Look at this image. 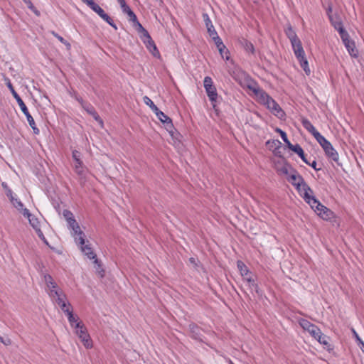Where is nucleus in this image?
Returning <instances> with one entry per match:
<instances>
[{"instance_id": "obj_1", "label": "nucleus", "mask_w": 364, "mask_h": 364, "mask_svg": "<svg viewBox=\"0 0 364 364\" xmlns=\"http://www.w3.org/2000/svg\"><path fill=\"white\" fill-rule=\"evenodd\" d=\"M6 85H7V87H9V89L10 90L12 95L16 99V100L18 105H19L21 111L25 114V116L26 117L28 122L29 125L31 126V127L32 128V129L33 131V133L35 134H38L40 131L37 128V127L36 125V123H35V121H34L33 117L29 113V112L28 110V108L26 106L25 103L22 100V99L20 97V96L18 95V93L15 91V90L14 88V86L12 85V84H11L10 80H8Z\"/></svg>"}, {"instance_id": "obj_2", "label": "nucleus", "mask_w": 364, "mask_h": 364, "mask_svg": "<svg viewBox=\"0 0 364 364\" xmlns=\"http://www.w3.org/2000/svg\"><path fill=\"white\" fill-rule=\"evenodd\" d=\"M294 55L297 60L299 61L301 67L304 69L307 75L310 74V69L309 68L308 61L305 56V52L302 47L301 41L300 40L294 43H291Z\"/></svg>"}, {"instance_id": "obj_3", "label": "nucleus", "mask_w": 364, "mask_h": 364, "mask_svg": "<svg viewBox=\"0 0 364 364\" xmlns=\"http://www.w3.org/2000/svg\"><path fill=\"white\" fill-rule=\"evenodd\" d=\"M203 85L207 95L211 102L213 107L216 110V102L218 97L217 90L213 85V80L210 77L206 76L203 80Z\"/></svg>"}, {"instance_id": "obj_4", "label": "nucleus", "mask_w": 364, "mask_h": 364, "mask_svg": "<svg viewBox=\"0 0 364 364\" xmlns=\"http://www.w3.org/2000/svg\"><path fill=\"white\" fill-rule=\"evenodd\" d=\"M75 328L76 335L79 337L84 346L86 348H91L92 347V342L85 325L82 322H77Z\"/></svg>"}, {"instance_id": "obj_5", "label": "nucleus", "mask_w": 364, "mask_h": 364, "mask_svg": "<svg viewBox=\"0 0 364 364\" xmlns=\"http://www.w3.org/2000/svg\"><path fill=\"white\" fill-rule=\"evenodd\" d=\"M343 43L344 44L348 53L351 58H357L358 57V50L355 42L351 39L346 31L343 28Z\"/></svg>"}, {"instance_id": "obj_6", "label": "nucleus", "mask_w": 364, "mask_h": 364, "mask_svg": "<svg viewBox=\"0 0 364 364\" xmlns=\"http://www.w3.org/2000/svg\"><path fill=\"white\" fill-rule=\"evenodd\" d=\"M50 296L55 299V302L60 306L61 310L65 313L66 310H70L69 307L71 306L70 303H66L65 294L59 290H52L50 293Z\"/></svg>"}, {"instance_id": "obj_7", "label": "nucleus", "mask_w": 364, "mask_h": 364, "mask_svg": "<svg viewBox=\"0 0 364 364\" xmlns=\"http://www.w3.org/2000/svg\"><path fill=\"white\" fill-rule=\"evenodd\" d=\"M75 240L78 241L82 252L85 255H87L89 259H95L94 262L97 264L99 267H100V262L97 259L96 254L92 251V247L90 246V245H85L84 237L80 236L79 237H75Z\"/></svg>"}, {"instance_id": "obj_8", "label": "nucleus", "mask_w": 364, "mask_h": 364, "mask_svg": "<svg viewBox=\"0 0 364 364\" xmlns=\"http://www.w3.org/2000/svg\"><path fill=\"white\" fill-rule=\"evenodd\" d=\"M154 113L157 116L158 119L164 124L165 128L168 133L173 136L176 129L173 126L172 119L159 109Z\"/></svg>"}, {"instance_id": "obj_9", "label": "nucleus", "mask_w": 364, "mask_h": 364, "mask_svg": "<svg viewBox=\"0 0 364 364\" xmlns=\"http://www.w3.org/2000/svg\"><path fill=\"white\" fill-rule=\"evenodd\" d=\"M248 87L255 94L259 101L264 105H266V103L272 98L265 91L259 88L257 85L254 86L249 85Z\"/></svg>"}, {"instance_id": "obj_10", "label": "nucleus", "mask_w": 364, "mask_h": 364, "mask_svg": "<svg viewBox=\"0 0 364 364\" xmlns=\"http://www.w3.org/2000/svg\"><path fill=\"white\" fill-rule=\"evenodd\" d=\"M144 43L145 44L146 48L150 51V53L156 58L160 57V53L156 48V46L154 41L152 40L151 36L149 34V36H146L144 37H141Z\"/></svg>"}, {"instance_id": "obj_11", "label": "nucleus", "mask_w": 364, "mask_h": 364, "mask_svg": "<svg viewBox=\"0 0 364 364\" xmlns=\"http://www.w3.org/2000/svg\"><path fill=\"white\" fill-rule=\"evenodd\" d=\"M327 14L329 18V20L334 27V28L338 32L339 35L341 36V18L340 16L337 14H332L331 8L329 7Z\"/></svg>"}, {"instance_id": "obj_12", "label": "nucleus", "mask_w": 364, "mask_h": 364, "mask_svg": "<svg viewBox=\"0 0 364 364\" xmlns=\"http://www.w3.org/2000/svg\"><path fill=\"white\" fill-rule=\"evenodd\" d=\"M288 181L297 191H300V187L303 186V183H306L304 178L296 170H294L293 173L289 175Z\"/></svg>"}, {"instance_id": "obj_13", "label": "nucleus", "mask_w": 364, "mask_h": 364, "mask_svg": "<svg viewBox=\"0 0 364 364\" xmlns=\"http://www.w3.org/2000/svg\"><path fill=\"white\" fill-rule=\"evenodd\" d=\"M297 191L306 203L309 202L310 200H312V198L314 196L313 190L306 183H303V186L300 187V191Z\"/></svg>"}, {"instance_id": "obj_14", "label": "nucleus", "mask_w": 364, "mask_h": 364, "mask_svg": "<svg viewBox=\"0 0 364 364\" xmlns=\"http://www.w3.org/2000/svg\"><path fill=\"white\" fill-rule=\"evenodd\" d=\"M267 107L271 110L272 113L278 117H282L284 115V112L279 107L277 102L272 98L269 100V101L266 103Z\"/></svg>"}, {"instance_id": "obj_15", "label": "nucleus", "mask_w": 364, "mask_h": 364, "mask_svg": "<svg viewBox=\"0 0 364 364\" xmlns=\"http://www.w3.org/2000/svg\"><path fill=\"white\" fill-rule=\"evenodd\" d=\"M188 328L190 330L191 336L193 339L198 340L199 341H203V338H202L203 336L201 333L202 330L198 326L192 323L189 324Z\"/></svg>"}, {"instance_id": "obj_16", "label": "nucleus", "mask_w": 364, "mask_h": 364, "mask_svg": "<svg viewBox=\"0 0 364 364\" xmlns=\"http://www.w3.org/2000/svg\"><path fill=\"white\" fill-rule=\"evenodd\" d=\"M90 115H91L95 120H96L100 125L102 127L104 125L103 120L101 119L98 113L96 112L95 109L90 104H87L83 108Z\"/></svg>"}, {"instance_id": "obj_17", "label": "nucleus", "mask_w": 364, "mask_h": 364, "mask_svg": "<svg viewBox=\"0 0 364 364\" xmlns=\"http://www.w3.org/2000/svg\"><path fill=\"white\" fill-rule=\"evenodd\" d=\"M323 150H324L325 154H326V156L328 157L331 158L332 160H333L334 161L337 162V164L338 165L340 164L338 163V159H339L338 154L333 149V147L332 146V145H331V144L330 142H329V145L326 146L324 147Z\"/></svg>"}, {"instance_id": "obj_18", "label": "nucleus", "mask_w": 364, "mask_h": 364, "mask_svg": "<svg viewBox=\"0 0 364 364\" xmlns=\"http://www.w3.org/2000/svg\"><path fill=\"white\" fill-rule=\"evenodd\" d=\"M23 215L24 217L28 218L30 225L33 228V229H37L40 227L38 218L32 215L28 209L25 208L23 210Z\"/></svg>"}, {"instance_id": "obj_19", "label": "nucleus", "mask_w": 364, "mask_h": 364, "mask_svg": "<svg viewBox=\"0 0 364 364\" xmlns=\"http://www.w3.org/2000/svg\"><path fill=\"white\" fill-rule=\"evenodd\" d=\"M243 279L248 283L249 287L252 290L254 289L258 295H261L262 292L259 289L258 284L256 280L252 277V274H249L243 277Z\"/></svg>"}, {"instance_id": "obj_20", "label": "nucleus", "mask_w": 364, "mask_h": 364, "mask_svg": "<svg viewBox=\"0 0 364 364\" xmlns=\"http://www.w3.org/2000/svg\"><path fill=\"white\" fill-rule=\"evenodd\" d=\"M203 20H204V22H205V24L207 27V30H208V32L209 33V36L210 37L213 36H215L217 33V32L215 31V28L211 22V20L210 19L208 15L207 14H203Z\"/></svg>"}, {"instance_id": "obj_21", "label": "nucleus", "mask_w": 364, "mask_h": 364, "mask_svg": "<svg viewBox=\"0 0 364 364\" xmlns=\"http://www.w3.org/2000/svg\"><path fill=\"white\" fill-rule=\"evenodd\" d=\"M285 34L287 36V38L289 39L291 43H294V42H296L297 41L300 40L294 30L293 29L291 24H288L287 28H285Z\"/></svg>"}, {"instance_id": "obj_22", "label": "nucleus", "mask_w": 364, "mask_h": 364, "mask_svg": "<svg viewBox=\"0 0 364 364\" xmlns=\"http://www.w3.org/2000/svg\"><path fill=\"white\" fill-rule=\"evenodd\" d=\"M240 43L247 53L255 55V49L253 44L245 38L240 40Z\"/></svg>"}, {"instance_id": "obj_23", "label": "nucleus", "mask_w": 364, "mask_h": 364, "mask_svg": "<svg viewBox=\"0 0 364 364\" xmlns=\"http://www.w3.org/2000/svg\"><path fill=\"white\" fill-rule=\"evenodd\" d=\"M316 213L323 220H330L333 217V213L330 209L327 208L324 205H323V208H321Z\"/></svg>"}, {"instance_id": "obj_24", "label": "nucleus", "mask_w": 364, "mask_h": 364, "mask_svg": "<svg viewBox=\"0 0 364 364\" xmlns=\"http://www.w3.org/2000/svg\"><path fill=\"white\" fill-rule=\"evenodd\" d=\"M68 226L70 229H72V230L73 232V235L75 237V238L77 237H79L80 236L84 237V233L80 230V228L75 220V222L73 224L72 223H69Z\"/></svg>"}, {"instance_id": "obj_25", "label": "nucleus", "mask_w": 364, "mask_h": 364, "mask_svg": "<svg viewBox=\"0 0 364 364\" xmlns=\"http://www.w3.org/2000/svg\"><path fill=\"white\" fill-rule=\"evenodd\" d=\"M237 267L242 277L252 274L243 262L238 260L237 262Z\"/></svg>"}, {"instance_id": "obj_26", "label": "nucleus", "mask_w": 364, "mask_h": 364, "mask_svg": "<svg viewBox=\"0 0 364 364\" xmlns=\"http://www.w3.org/2000/svg\"><path fill=\"white\" fill-rule=\"evenodd\" d=\"M291 151L298 154L305 164H309V161L306 158L304 150L299 144H295V146Z\"/></svg>"}, {"instance_id": "obj_27", "label": "nucleus", "mask_w": 364, "mask_h": 364, "mask_svg": "<svg viewBox=\"0 0 364 364\" xmlns=\"http://www.w3.org/2000/svg\"><path fill=\"white\" fill-rule=\"evenodd\" d=\"M65 314H66V315L68 316V319L70 326L75 328V326L77 323V322H79L78 316H74L72 310H66Z\"/></svg>"}, {"instance_id": "obj_28", "label": "nucleus", "mask_w": 364, "mask_h": 364, "mask_svg": "<svg viewBox=\"0 0 364 364\" xmlns=\"http://www.w3.org/2000/svg\"><path fill=\"white\" fill-rule=\"evenodd\" d=\"M329 338L326 336V335L323 334L322 333L319 334L316 340L321 343L324 346V348L327 349L328 350H331L330 344L328 343Z\"/></svg>"}, {"instance_id": "obj_29", "label": "nucleus", "mask_w": 364, "mask_h": 364, "mask_svg": "<svg viewBox=\"0 0 364 364\" xmlns=\"http://www.w3.org/2000/svg\"><path fill=\"white\" fill-rule=\"evenodd\" d=\"M307 203L310 205L311 208L314 210L315 212H317L323 207V205L316 198L315 196H314L312 200H310Z\"/></svg>"}, {"instance_id": "obj_30", "label": "nucleus", "mask_w": 364, "mask_h": 364, "mask_svg": "<svg viewBox=\"0 0 364 364\" xmlns=\"http://www.w3.org/2000/svg\"><path fill=\"white\" fill-rule=\"evenodd\" d=\"M133 23L137 31L141 33V37H144L146 36H149V32L142 26V25L139 22L138 19H136V21H134Z\"/></svg>"}, {"instance_id": "obj_31", "label": "nucleus", "mask_w": 364, "mask_h": 364, "mask_svg": "<svg viewBox=\"0 0 364 364\" xmlns=\"http://www.w3.org/2000/svg\"><path fill=\"white\" fill-rule=\"evenodd\" d=\"M10 201L18 210L23 213V210L25 208H23V204L21 200H18L17 198H15L14 197H11Z\"/></svg>"}, {"instance_id": "obj_32", "label": "nucleus", "mask_w": 364, "mask_h": 364, "mask_svg": "<svg viewBox=\"0 0 364 364\" xmlns=\"http://www.w3.org/2000/svg\"><path fill=\"white\" fill-rule=\"evenodd\" d=\"M301 124H302L303 127L310 133H311L312 132H314L316 129L315 127L313 126V124L311 123V122L308 119L302 118Z\"/></svg>"}, {"instance_id": "obj_33", "label": "nucleus", "mask_w": 364, "mask_h": 364, "mask_svg": "<svg viewBox=\"0 0 364 364\" xmlns=\"http://www.w3.org/2000/svg\"><path fill=\"white\" fill-rule=\"evenodd\" d=\"M75 173L82 176L84 175V166L82 161L75 162Z\"/></svg>"}, {"instance_id": "obj_34", "label": "nucleus", "mask_w": 364, "mask_h": 364, "mask_svg": "<svg viewBox=\"0 0 364 364\" xmlns=\"http://www.w3.org/2000/svg\"><path fill=\"white\" fill-rule=\"evenodd\" d=\"M299 324L305 331H307L308 332L314 326V324L304 318L299 321Z\"/></svg>"}, {"instance_id": "obj_35", "label": "nucleus", "mask_w": 364, "mask_h": 364, "mask_svg": "<svg viewBox=\"0 0 364 364\" xmlns=\"http://www.w3.org/2000/svg\"><path fill=\"white\" fill-rule=\"evenodd\" d=\"M143 101L147 106H149L151 108V109L154 112H156V111H158L159 108L155 105V104L153 102V101L149 97L144 96L143 97Z\"/></svg>"}, {"instance_id": "obj_36", "label": "nucleus", "mask_w": 364, "mask_h": 364, "mask_svg": "<svg viewBox=\"0 0 364 364\" xmlns=\"http://www.w3.org/2000/svg\"><path fill=\"white\" fill-rule=\"evenodd\" d=\"M63 214L64 218L66 219L68 224L69 223H72L73 224L74 223L75 218H74L73 214L72 213L71 211H70L68 210H64Z\"/></svg>"}, {"instance_id": "obj_37", "label": "nucleus", "mask_w": 364, "mask_h": 364, "mask_svg": "<svg viewBox=\"0 0 364 364\" xmlns=\"http://www.w3.org/2000/svg\"><path fill=\"white\" fill-rule=\"evenodd\" d=\"M211 38H213V41L215 42L216 47L218 50H220L221 48H224L225 45L218 34L212 36Z\"/></svg>"}, {"instance_id": "obj_38", "label": "nucleus", "mask_w": 364, "mask_h": 364, "mask_svg": "<svg viewBox=\"0 0 364 364\" xmlns=\"http://www.w3.org/2000/svg\"><path fill=\"white\" fill-rule=\"evenodd\" d=\"M281 137L282 139H283L284 142L287 144V147L290 149V150H292L294 149V147L295 146V145L292 144L288 139L287 138V135L286 134V132H282L281 133Z\"/></svg>"}, {"instance_id": "obj_39", "label": "nucleus", "mask_w": 364, "mask_h": 364, "mask_svg": "<svg viewBox=\"0 0 364 364\" xmlns=\"http://www.w3.org/2000/svg\"><path fill=\"white\" fill-rule=\"evenodd\" d=\"M221 57L223 58V59L225 60H228L229 58H230V55H229V51L226 48L225 46H224V48H221L220 50H218Z\"/></svg>"}, {"instance_id": "obj_40", "label": "nucleus", "mask_w": 364, "mask_h": 364, "mask_svg": "<svg viewBox=\"0 0 364 364\" xmlns=\"http://www.w3.org/2000/svg\"><path fill=\"white\" fill-rule=\"evenodd\" d=\"M26 5L37 16L40 15V12L36 9L31 0H23Z\"/></svg>"}, {"instance_id": "obj_41", "label": "nucleus", "mask_w": 364, "mask_h": 364, "mask_svg": "<svg viewBox=\"0 0 364 364\" xmlns=\"http://www.w3.org/2000/svg\"><path fill=\"white\" fill-rule=\"evenodd\" d=\"M309 333L316 339L319 334L321 333V331L319 328H318L316 325L309 331Z\"/></svg>"}, {"instance_id": "obj_42", "label": "nucleus", "mask_w": 364, "mask_h": 364, "mask_svg": "<svg viewBox=\"0 0 364 364\" xmlns=\"http://www.w3.org/2000/svg\"><path fill=\"white\" fill-rule=\"evenodd\" d=\"M266 145L269 148L279 147L281 145V142L278 139L268 140L266 142Z\"/></svg>"}, {"instance_id": "obj_43", "label": "nucleus", "mask_w": 364, "mask_h": 364, "mask_svg": "<svg viewBox=\"0 0 364 364\" xmlns=\"http://www.w3.org/2000/svg\"><path fill=\"white\" fill-rule=\"evenodd\" d=\"M1 186L6 191V196L9 198V200L11 199V197H14L13 193L12 191L8 186L7 183L6 182H2Z\"/></svg>"}, {"instance_id": "obj_44", "label": "nucleus", "mask_w": 364, "mask_h": 364, "mask_svg": "<svg viewBox=\"0 0 364 364\" xmlns=\"http://www.w3.org/2000/svg\"><path fill=\"white\" fill-rule=\"evenodd\" d=\"M124 14H127L129 21H136L137 17L130 8L127 11H125Z\"/></svg>"}, {"instance_id": "obj_45", "label": "nucleus", "mask_w": 364, "mask_h": 364, "mask_svg": "<svg viewBox=\"0 0 364 364\" xmlns=\"http://www.w3.org/2000/svg\"><path fill=\"white\" fill-rule=\"evenodd\" d=\"M90 9L96 12L100 16L105 12V11L96 3Z\"/></svg>"}, {"instance_id": "obj_46", "label": "nucleus", "mask_w": 364, "mask_h": 364, "mask_svg": "<svg viewBox=\"0 0 364 364\" xmlns=\"http://www.w3.org/2000/svg\"><path fill=\"white\" fill-rule=\"evenodd\" d=\"M44 282L46 286H50V284H53V282H54V279L51 275L47 274L44 275Z\"/></svg>"}, {"instance_id": "obj_47", "label": "nucleus", "mask_w": 364, "mask_h": 364, "mask_svg": "<svg viewBox=\"0 0 364 364\" xmlns=\"http://www.w3.org/2000/svg\"><path fill=\"white\" fill-rule=\"evenodd\" d=\"M34 230H36L38 237L41 240H43L46 244L48 245V242H47V240H46V237H45V236H44V235H43V233L42 232V230H41L40 227L38 228L37 229H34Z\"/></svg>"}, {"instance_id": "obj_48", "label": "nucleus", "mask_w": 364, "mask_h": 364, "mask_svg": "<svg viewBox=\"0 0 364 364\" xmlns=\"http://www.w3.org/2000/svg\"><path fill=\"white\" fill-rule=\"evenodd\" d=\"M117 2L121 6L122 11L124 13L125 11H127L130 7L127 4L125 0H117Z\"/></svg>"}, {"instance_id": "obj_49", "label": "nucleus", "mask_w": 364, "mask_h": 364, "mask_svg": "<svg viewBox=\"0 0 364 364\" xmlns=\"http://www.w3.org/2000/svg\"><path fill=\"white\" fill-rule=\"evenodd\" d=\"M72 155H73V158L75 162L81 161V159H80L81 154L80 151H78L77 150H74L73 151Z\"/></svg>"}, {"instance_id": "obj_50", "label": "nucleus", "mask_w": 364, "mask_h": 364, "mask_svg": "<svg viewBox=\"0 0 364 364\" xmlns=\"http://www.w3.org/2000/svg\"><path fill=\"white\" fill-rule=\"evenodd\" d=\"M318 144L322 146L323 149L327 145H329V141L325 139L324 136L322 137L318 141Z\"/></svg>"}, {"instance_id": "obj_51", "label": "nucleus", "mask_w": 364, "mask_h": 364, "mask_svg": "<svg viewBox=\"0 0 364 364\" xmlns=\"http://www.w3.org/2000/svg\"><path fill=\"white\" fill-rule=\"evenodd\" d=\"M0 342L6 346H10L12 343L11 340L9 338H4L1 336H0Z\"/></svg>"}, {"instance_id": "obj_52", "label": "nucleus", "mask_w": 364, "mask_h": 364, "mask_svg": "<svg viewBox=\"0 0 364 364\" xmlns=\"http://www.w3.org/2000/svg\"><path fill=\"white\" fill-rule=\"evenodd\" d=\"M53 284H50V286H46L48 289L49 295L52 290H58L57 289L58 285H57L56 282L54 281V282H53Z\"/></svg>"}, {"instance_id": "obj_53", "label": "nucleus", "mask_w": 364, "mask_h": 364, "mask_svg": "<svg viewBox=\"0 0 364 364\" xmlns=\"http://www.w3.org/2000/svg\"><path fill=\"white\" fill-rule=\"evenodd\" d=\"M75 98L81 105L82 108H84L87 105V103L84 102V100H82V98L81 97H80L78 95H75Z\"/></svg>"}, {"instance_id": "obj_54", "label": "nucleus", "mask_w": 364, "mask_h": 364, "mask_svg": "<svg viewBox=\"0 0 364 364\" xmlns=\"http://www.w3.org/2000/svg\"><path fill=\"white\" fill-rule=\"evenodd\" d=\"M311 134L315 137L317 141L322 137V135L316 129H315Z\"/></svg>"}, {"instance_id": "obj_55", "label": "nucleus", "mask_w": 364, "mask_h": 364, "mask_svg": "<svg viewBox=\"0 0 364 364\" xmlns=\"http://www.w3.org/2000/svg\"><path fill=\"white\" fill-rule=\"evenodd\" d=\"M352 332H353V333L356 341H358V345H361L362 346V343H363V341L360 339V338L359 337V336L358 335L356 331L353 328L352 329Z\"/></svg>"}, {"instance_id": "obj_56", "label": "nucleus", "mask_w": 364, "mask_h": 364, "mask_svg": "<svg viewBox=\"0 0 364 364\" xmlns=\"http://www.w3.org/2000/svg\"><path fill=\"white\" fill-rule=\"evenodd\" d=\"M308 165H309L310 166H311L313 168H314L315 170L318 171V170H320L321 168H317V162L314 160L311 163H310L309 161V164H307Z\"/></svg>"}, {"instance_id": "obj_57", "label": "nucleus", "mask_w": 364, "mask_h": 364, "mask_svg": "<svg viewBox=\"0 0 364 364\" xmlns=\"http://www.w3.org/2000/svg\"><path fill=\"white\" fill-rule=\"evenodd\" d=\"M106 22L109 23L112 27H113L115 30L117 29L116 24L114 23V21L111 18L110 19H108Z\"/></svg>"}, {"instance_id": "obj_58", "label": "nucleus", "mask_w": 364, "mask_h": 364, "mask_svg": "<svg viewBox=\"0 0 364 364\" xmlns=\"http://www.w3.org/2000/svg\"><path fill=\"white\" fill-rule=\"evenodd\" d=\"M83 2L86 3L90 8L95 4L94 0H82Z\"/></svg>"}, {"instance_id": "obj_59", "label": "nucleus", "mask_w": 364, "mask_h": 364, "mask_svg": "<svg viewBox=\"0 0 364 364\" xmlns=\"http://www.w3.org/2000/svg\"><path fill=\"white\" fill-rule=\"evenodd\" d=\"M100 17L105 20V21H107L108 19H110V17L105 13L104 12L101 16Z\"/></svg>"}, {"instance_id": "obj_60", "label": "nucleus", "mask_w": 364, "mask_h": 364, "mask_svg": "<svg viewBox=\"0 0 364 364\" xmlns=\"http://www.w3.org/2000/svg\"><path fill=\"white\" fill-rule=\"evenodd\" d=\"M56 38L58 39L61 43H63L64 44L67 43V41L60 36H58Z\"/></svg>"}, {"instance_id": "obj_61", "label": "nucleus", "mask_w": 364, "mask_h": 364, "mask_svg": "<svg viewBox=\"0 0 364 364\" xmlns=\"http://www.w3.org/2000/svg\"><path fill=\"white\" fill-rule=\"evenodd\" d=\"M189 261H190V262H191V264H193L195 267H196V266H197V263H196V261L195 258H193V257H191V258L189 259Z\"/></svg>"}, {"instance_id": "obj_62", "label": "nucleus", "mask_w": 364, "mask_h": 364, "mask_svg": "<svg viewBox=\"0 0 364 364\" xmlns=\"http://www.w3.org/2000/svg\"><path fill=\"white\" fill-rule=\"evenodd\" d=\"M276 132H279L280 134H281V133H282V132H284V131H282V129H280L279 128H277V129H276Z\"/></svg>"}, {"instance_id": "obj_63", "label": "nucleus", "mask_w": 364, "mask_h": 364, "mask_svg": "<svg viewBox=\"0 0 364 364\" xmlns=\"http://www.w3.org/2000/svg\"><path fill=\"white\" fill-rule=\"evenodd\" d=\"M52 34L55 37L57 38L59 35L58 33H56L55 32L53 31L52 32Z\"/></svg>"}, {"instance_id": "obj_64", "label": "nucleus", "mask_w": 364, "mask_h": 364, "mask_svg": "<svg viewBox=\"0 0 364 364\" xmlns=\"http://www.w3.org/2000/svg\"><path fill=\"white\" fill-rule=\"evenodd\" d=\"M362 349V351L364 353V343H362V347H360Z\"/></svg>"}]
</instances>
